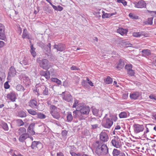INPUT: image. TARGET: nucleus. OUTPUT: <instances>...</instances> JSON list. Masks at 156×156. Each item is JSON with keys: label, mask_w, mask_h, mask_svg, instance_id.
<instances>
[{"label": "nucleus", "mask_w": 156, "mask_h": 156, "mask_svg": "<svg viewBox=\"0 0 156 156\" xmlns=\"http://www.w3.org/2000/svg\"><path fill=\"white\" fill-rule=\"evenodd\" d=\"M66 121L68 122H71L73 119V116L71 112H69L66 116Z\"/></svg>", "instance_id": "32"}, {"label": "nucleus", "mask_w": 156, "mask_h": 156, "mask_svg": "<svg viewBox=\"0 0 156 156\" xmlns=\"http://www.w3.org/2000/svg\"><path fill=\"white\" fill-rule=\"evenodd\" d=\"M79 109H80L83 115H88L90 111V108L88 106L84 105V104Z\"/></svg>", "instance_id": "10"}, {"label": "nucleus", "mask_w": 156, "mask_h": 156, "mask_svg": "<svg viewBox=\"0 0 156 156\" xmlns=\"http://www.w3.org/2000/svg\"><path fill=\"white\" fill-rule=\"evenodd\" d=\"M40 75L42 77H45V79L47 80H49L50 77L48 71H44L42 70L40 72Z\"/></svg>", "instance_id": "17"}, {"label": "nucleus", "mask_w": 156, "mask_h": 156, "mask_svg": "<svg viewBox=\"0 0 156 156\" xmlns=\"http://www.w3.org/2000/svg\"><path fill=\"white\" fill-rule=\"evenodd\" d=\"M37 62L39 63L40 66L43 69H47L50 66L49 62L47 59L43 58L40 60L39 58H37Z\"/></svg>", "instance_id": "3"}, {"label": "nucleus", "mask_w": 156, "mask_h": 156, "mask_svg": "<svg viewBox=\"0 0 156 156\" xmlns=\"http://www.w3.org/2000/svg\"><path fill=\"white\" fill-rule=\"evenodd\" d=\"M31 147L33 149H35L37 148L38 149H41L42 147L41 144L39 142L34 141L32 142L31 145Z\"/></svg>", "instance_id": "14"}, {"label": "nucleus", "mask_w": 156, "mask_h": 156, "mask_svg": "<svg viewBox=\"0 0 156 156\" xmlns=\"http://www.w3.org/2000/svg\"><path fill=\"white\" fill-rule=\"evenodd\" d=\"M50 114L57 111V107L53 105H51L50 106Z\"/></svg>", "instance_id": "33"}, {"label": "nucleus", "mask_w": 156, "mask_h": 156, "mask_svg": "<svg viewBox=\"0 0 156 156\" xmlns=\"http://www.w3.org/2000/svg\"><path fill=\"white\" fill-rule=\"evenodd\" d=\"M120 154V151L117 149H114L112 152L113 156H118Z\"/></svg>", "instance_id": "36"}, {"label": "nucleus", "mask_w": 156, "mask_h": 156, "mask_svg": "<svg viewBox=\"0 0 156 156\" xmlns=\"http://www.w3.org/2000/svg\"><path fill=\"white\" fill-rule=\"evenodd\" d=\"M12 156H24L20 153H18L17 151H15L12 155Z\"/></svg>", "instance_id": "56"}, {"label": "nucleus", "mask_w": 156, "mask_h": 156, "mask_svg": "<svg viewBox=\"0 0 156 156\" xmlns=\"http://www.w3.org/2000/svg\"><path fill=\"white\" fill-rule=\"evenodd\" d=\"M22 37L23 39L27 38L29 39H30V36L28 34V32L26 28L23 29Z\"/></svg>", "instance_id": "23"}, {"label": "nucleus", "mask_w": 156, "mask_h": 156, "mask_svg": "<svg viewBox=\"0 0 156 156\" xmlns=\"http://www.w3.org/2000/svg\"><path fill=\"white\" fill-rule=\"evenodd\" d=\"M153 18H149L148 19L147 23L148 24L151 25L152 24Z\"/></svg>", "instance_id": "58"}, {"label": "nucleus", "mask_w": 156, "mask_h": 156, "mask_svg": "<svg viewBox=\"0 0 156 156\" xmlns=\"http://www.w3.org/2000/svg\"><path fill=\"white\" fill-rule=\"evenodd\" d=\"M52 7L55 10L57 11H62L63 9V8L60 5H58V7H57L53 5Z\"/></svg>", "instance_id": "38"}, {"label": "nucleus", "mask_w": 156, "mask_h": 156, "mask_svg": "<svg viewBox=\"0 0 156 156\" xmlns=\"http://www.w3.org/2000/svg\"><path fill=\"white\" fill-rule=\"evenodd\" d=\"M16 89L18 91L22 92L24 91L25 90L24 88L20 84L16 86Z\"/></svg>", "instance_id": "37"}, {"label": "nucleus", "mask_w": 156, "mask_h": 156, "mask_svg": "<svg viewBox=\"0 0 156 156\" xmlns=\"http://www.w3.org/2000/svg\"><path fill=\"white\" fill-rule=\"evenodd\" d=\"M4 87L5 89H9L10 87V85L9 84V82L7 81L5 82L4 84Z\"/></svg>", "instance_id": "57"}, {"label": "nucleus", "mask_w": 156, "mask_h": 156, "mask_svg": "<svg viewBox=\"0 0 156 156\" xmlns=\"http://www.w3.org/2000/svg\"><path fill=\"white\" fill-rule=\"evenodd\" d=\"M17 124L19 126H23L24 123L21 119H18L16 120Z\"/></svg>", "instance_id": "46"}, {"label": "nucleus", "mask_w": 156, "mask_h": 156, "mask_svg": "<svg viewBox=\"0 0 156 156\" xmlns=\"http://www.w3.org/2000/svg\"><path fill=\"white\" fill-rule=\"evenodd\" d=\"M111 119L113 121V120L114 121H116L117 119V118L116 116L115 115H112L110 116Z\"/></svg>", "instance_id": "55"}, {"label": "nucleus", "mask_w": 156, "mask_h": 156, "mask_svg": "<svg viewBox=\"0 0 156 156\" xmlns=\"http://www.w3.org/2000/svg\"><path fill=\"white\" fill-rule=\"evenodd\" d=\"M112 79L110 76H108L106 80L105 83L107 84H110L112 83Z\"/></svg>", "instance_id": "43"}, {"label": "nucleus", "mask_w": 156, "mask_h": 156, "mask_svg": "<svg viewBox=\"0 0 156 156\" xmlns=\"http://www.w3.org/2000/svg\"><path fill=\"white\" fill-rule=\"evenodd\" d=\"M54 48L56 49L57 51H62L65 50V45L62 44L60 43L57 44H55Z\"/></svg>", "instance_id": "20"}, {"label": "nucleus", "mask_w": 156, "mask_h": 156, "mask_svg": "<svg viewBox=\"0 0 156 156\" xmlns=\"http://www.w3.org/2000/svg\"><path fill=\"white\" fill-rule=\"evenodd\" d=\"M125 65L124 62L123 60L120 59L119 60L117 68L119 70L122 69L124 67Z\"/></svg>", "instance_id": "24"}, {"label": "nucleus", "mask_w": 156, "mask_h": 156, "mask_svg": "<svg viewBox=\"0 0 156 156\" xmlns=\"http://www.w3.org/2000/svg\"><path fill=\"white\" fill-rule=\"evenodd\" d=\"M5 27L2 24L0 23V33H5Z\"/></svg>", "instance_id": "45"}, {"label": "nucleus", "mask_w": 156, "mask_h": 156, "mask_svg": "<svg viewBox=\"0 0 156 156\" xmlns=\"http://www.w3.org/2000/svg\"><path fill=\"white\" fill-rule=\"evenodd\" d=\"M36 48L33 47V44H31L30 46V52L33 57H35L37 55V54L35 51Z\"/></svg>", "instance_id": "27"}, {"label": "nucleus", "mask_w": 156, "mask_h": 156, "mask_svg": "<svg viewBox=\"0 0 156 156\" xmlns=\"http://www.w3.org/2000/svg\"><path fill=\"white\" fill-rule=\"evenodd\" d=\"M27 111L30 114L32 115H36L37 113L36 111L32 109H27Z\"/></svg>", "instance_id": "41"}, {"label": "nucleus", "mask_w": 156, "mask_h": 156, "mask_svg": "<svg viewBox=\"0 0 156 156\" xmlns=\"http://www.w3.org/2000/svg\"><path fill=\"white\" fill-rule=\"evenodd\" d=\"M154 124H147L146 126V130L144 132V133H147L149 132V129H151L152 128L151 127L152 126H154Z\"/></svg>", "instance_id": "39"}, {"label": "nucleus", "mask_w": 156, "mask_h": 156, "mask_svg": "<svg viewBox=\"0 0 156 156\" xmlns=\"http://www.w3.org/2000/svg\"><path fill=\"white\" fill-rule=\"evenodd\" d=\"M67 131L65 130H64L62 131V136H65L67 135Z\"/></svg>", "instance_id": "61"}, {"label": "nucleus", "mask_w": 156, "mask_h": 156, "mask_svg": "<svg viewBox=\"0 0 156 156\" xmlns=\"http://www.w3.org/2000/svg\"><path fill=\"white\" fill-rule=\"evenodd\" d=\"M141 56L146 58L149 57L151 55V51L149 49H144L141 51Z\"/></svg>", "instance_id": "11"}, {"label": "nucleus", "mask_w": 156, "mask_h": 156, "mask_svg": "<svg viewBox=\"0 0 156 156\" xmlns=\"http://www.w3.org/2000/svg\"><path fill=\"white\" fill-rule=\"evenodd\" d=\"M117 32L119 33L122 35L126 34L128 32V30L122 28H119L117 30Z\"/></svg>", "instance_id": "26"}, {"label": "nucleus", "mask_w": 156, "mask_h": 156, "mask_svg": "<svg viewBox=\"0 0 156 156\" xmlns=\"http://www.w3.org/2000/svg\"><path fill=\"white\" fill-rule=\"evenodd\" d=\"M117 2L119 3H122L124 5H126L127 2L125 0H117Z\"/></svg>", "instance_id": "50"}, {"label": "nucleus", "mask_w": 156, "mask_h": 156, "mask_svg": "<svg viewBox=\"0 0 156 156\" xmlns=\"http://www.w3.org/2000/svg\"><path fill=\"white\" fill-rule=\"evenodd\" d=\"M100 140L102 142H106L108 141L109 138L107 134L104 131H103L100 134Z\"/></svg>", "instance_id": "8"}, {"label": "nucleus", "mask_w": 156, "mask_h": 156, "mask_svg": "<svg viewBox=\"0 0 156 156\" xmlns=\"http://www.w3.org/2000/svg\"><path fill=\"white\" fill-rule=\"evenodd\" d=\"M82 85L84 87H87V82L86 80H83L82 82Z\"/></svg>", "instance_id": "59"}, {"label": "nucleus", "mask_w": 156, "mask_h": 156, "mask_svg": "<svg viewBox=\"0 0 156 156\" xmlns=\"http://www.w3.org/2000/svg\"><path fill=\"white\" fill-rule=\"evenodd\" d=\"M42 90V94L44 96H47L49 95V92L48 88L45 85H41L40 87Z\"/></svg>", "instance_id": "19"}, {"label": "nucleus", "mask_w": 156, "mask_h": 156, "mask_svg": "<svg viewBox=\"0 0 156 156\" xmlns=\"http://www.w3.org/2000/svg\"><path fill=\"white\" fill-rule=\"evenodd\" d=\"M93 146L95 150V152L98 156L105 155L108 153L107 145L100 141H96L93 143Z\"/></svg>", "instance_id": "1"}, {"label": "nucleus", "mask_w": 156, "mask_h": 156, "mask_svg": "<svg viewBox=\"0 0 156 156\" xmlns=\"http://www.w3.org/2000/svg\"><path fill=\"white\" fill-rule=\"evenodd\" d=\"M73 114V116L75 118L78 119L80 120L84 119L85 118L80 109H76L74 111Z\"/></svg>", "instance_id": "6"}, {"label": "nucleus", "mask_w": 156, "mask_h": 156, "mask_svg": "<svg viewBox=\"0 0 156 156\" xmlns=\"http://www.w3.org/2000/svg\"><path fill=\"white\" fill-rule=\"evenodd\" d=\"M127 73L131 76H133L134 74V72L132 69L127 72Z\"/></svg>", "instance_id": "53"}, {"label": "nucleus", "mask_w": 156, "mask_h": 156, "mask_svg": "<svg viewBox=\"0 0 156 156\" xmlns=\"http://www.w3.org/2000/svg\"><path fill=\"white\" fill-rule=\"evenodd\" d=\"M79 101L76 99L75 100L72 106L73 108H76V109H79L80 107L83 105V103H78Z\"/></svg>", "instance_id": "22"}, {"label": "nucleus", "mask_w": 156, "mask_h": 156, "mask_svg": "<svg viewBox=\"0 0 156 156\" xmlns=\"http://www.w3.org/2000/svg\"><path fill=\"white\" fill-rule=\"evenodd\" d=\"M107 115V114H106L103 119V120L102 122V125L106 128H109L113 124V122L110 118H106Z\"/></svg>", "instance_id": "4"}, {"label": "nucleus", "mask_w": 156, "mask_h": 156, "mask_svg": "<svg viewBox=\"0 0 156 156\" xmlns=\"http://www.w3.org/2000/svg\"><path fill=\"white\" fill-rule=\"evenodd\" d=\"M136 6L138 8H143L146 6V3L144 1L141 0L138 2Z\"/></svg>", "instance_id": "25"}, {"label": "nucleus", "mask_w": 156, "mask_h": 156, "mask_svg": "<svg viewBox=\"0 0 156 156\" xmlns=\"http://www.w3.org/2000/svg\"><path fill=\"white\" fill-rule=\"evenodd\" d=\"M2 126L3 129L5 131H7L9 129V128L7 123L3 122L2 124Z\"/></svg>", "instance_id": "44"}, {"label": "nucleus", "mask_w": 156, "mask_h": 156, "mask_svg": "<svg viewBox=\"0 0 156 156\" xmlns=\"http://www.w3.org/2000/svg\"><path fill=\"white\" fill-rule=\"evenodd\" d=\"M65 92H62L60 95L62 96V98L63 100L68 102H72L73 101V98L69 93H65Z\"/></svg>", "instance_id": "5"}, {"label": "nucleus", "mask_w": 156, "mask_h": 156, "mask_svg": "<svg viewBox=\"0 0 156 156\" xmlns=\"http://www.w3.org/2000/svg\"><path fill=\"white\" fill-rule=\"evenodd\" d=\"M92 113L94 115H97L98 112V110L96 108H93L92 109Z\"/></svg>", "instance_id": "51"}, {"label": "nucleus", "mask_w": 156, "mask_h": 156, "mask_svg": "<svg viewBox=\"0 0 156 156\" xmlns=\"http://www.w3.org/2000/svg\"><path fill=\"white\" fill-rule=\"evenodd\" d=\"M30 137V136L27 133L20 136L19 138V140L22 142H23L27 138Z\"/></svg>", "instance_id": "21"}, {"label": "nucleus", "mask_w": 156, "mask_h": 156, "mask_svg": "<svg viewBox=\"0 0 156 156\" xmlns=\"http://www.w3.org/2000/svg\"><path fill=\"white\" fill-rule=\"evenodd\" d=\"M134 133H138L143 131L144 129V126L143 125L138 124H134L133 126Z\"/></svg>", "instance_id": "9"}, {"label": "nucleus", "mask_w": 156, "mask_h": 156, "mask_svg": "<svg viewBox=\"0 0 156 156\" xmlns=\"http://www.w3.org/2000/svg\"><path fill=\"white\" fill-rule=\"evenodd\" d=\"M125 68L127 70V72L128 70H130L132 69V65L130 64L126 65L125 66Z\"/></svg>", "instance_id": "48"}, {"label": "nucleus", "mask_w": 156, "mask_h": 156, "mask_svg": "<svg viewBox=\"0 0 156 156\" xmlns=\"http://www.w3.org/2000/svg\"><path fill=\"white\" fill-rule=\"evenodd\" d=\"M48 48L46 47L44 49V52L48 56H51V54L50 53L51 50L50 51H48Z\"/></svg>", "instance_id": "52"}, {"label": "nucleus", "mask_w": 156, "mask_h": 156, "mask_svg": "<svg viewBox=\"0 0 156 156\" xmlns=\"http://www.w3.org/2000/svg\"><path fill=\"white\" fill-rule=\"evenodd\" d=\"M120 139L118 137H115L114 139H112L111 142L112 145L116 148H119L120 147L119 143V141Z\"/></svg>", "instance_id": "16"}, {"label": "nucleus", "mask_w": 156, "mask_h": 156, "mask_svg": "<svg viewBox=\"0 0 156 156\" xmlns=\"http://www.w3.org/2000/svg\"><path fill=\"white\" fill-rule=\"evenodd\" d=\"M18 115L20 117H24L26 116V113L23 111H20L18 112Z\"/></svg>", "instance_id": "42"}, {"label": "nucleus", "mask_w": 156, "mask_h": 156, "mask_svg": "<svg viewBox=\"0 0 156 156\" xmlns=\"http://www.w3.org/2000/svg\"><path fill=\"white\" fill-rule=\"evenodd\" d=\"M20 63L22 65L26 66L28 64V58L24 57L22 60L20 61Z\"/></svg>", "instance_id": "28"}, {"label": "nucleus", "mask_w": 156, "mask_h": 156, "mask_svg": "<svg viewBox=\"0 0 156 156\" xmlns=\"http://www.w3.org/2000/svg\"><path fill=\"white\" fill-rule=\"evenodd\" d=\"M6 38L5 33H0V39L5 40Z\"/></svg>", "instance_id": "54"}, {"label": "nucleus", "mask_w": 156, "mask_h": 156, "mask_svg": "<svg viewBox=\"0 0 156 156\" xmlns=\"http://www.w3.org/2000/svg\"><path fill=\"white\" fill-rule=\"evenodd\" d=\"M140 93L138 91L133 92L131 93L129 97L131 100H136L137 99L140 95Z\"/></svg>", "instance_id": "13"}, {"label": "nucleus", "mask_w": 156, "mask_h": 156, "mask_svg": "<svg viewBox=\"0 0 156 156\" xmlns=\"http://www.w3.org/2000/svg\"><path fill=\"white\" fill-rule=\"evenodd\" d=\"M35 126L34 123H31L29 126L28 128L27 129V133H28L29 135V134L30 135H33L35 134V132L34 130V127Z\"/></svg>", "instance_id": "15"}, {"label": "nucleus", "mask_w": 156, "mask_h": 156, "mask_svg": "<svg viewBox=\"0 0 156 156\" xmlns=\"http://www.w3.org/2000/svg\"><path fill=\"white\" fill-rule=\"evenodd\" d=\"M37 118L40 119H44L46 117V115L40 112L37 114Z\"/></svg>", "instance_id": "40"}, {"label": "nucleus", "mask_w": 156, "mask_h": 156, "mask_svg": "<svg viewBox=\"0 0 156 156\" xmlns=\"http://www.w3.org/2000/svg\"><path fill=\"white\" fill-rule=\"evenodd\" d=\"M54 118L57 119H58L60 117V114L56 111L51 114Z\"/></svg>", "instance_id": "29"}, {"label": "nucleus", "mask_w": 156, "mask_h": 156, "mask_svg": "<svg viewBox=\"0 0 156 156\" xmlns=\"http://www.w3.org/2000/svg\"><path fill=\"white\" fill-rule=\"evenodd\" d=\"M119 116L120 118H126L127 116L126 113L125 112H121L119 115Z\"/></svg>", "instance_id": "47"}, {"label": "nucleus", "mask_w": 156, "mask_h": 156, "mask_svg": "<svg viewBox=\"0 0 156 156\" xmlns=\"http://www.w3.org/2000/svg\"><path fill=\"white\" fill-rule=\"evenodd\" d=\"M16 73L15 68L13 66H11L9 68L8 78L14 76L16 75Z\"/></svg>", "instance_id": "12"}, {"label": "nucleus", "mask_w": 156, "mask_h": 156, "mask_svg": "<svg viewBox=\"0 0 156 156\" xmlns=\"http://www.w3.org/2000/svg\"><path fill=\"white\" fill-rule=\"evenodd\" d=\"M144 33L143 32H134L133 34V36L136 37H139L142 35H144Z\"/></svg>", "instance_id": "34"}, {"label": "nucleus", "mask_w": 156, "mask_h": 156, "mask_svg": "<svg viewBox=\"0 0 156 156\" xmlns=\"http://www.w3.org/2000/svg\"><path fill=\"white\" fill-rule=\"evenodd\" d=\"M29 105L33 108H36L39 111H42L44 109V106L40 103L38 104L37 101L34 99L31 100L29 103Z\"/></svg>", "instance_id": "2"}, {"label": "nucleus", "mask_w": 156, "mask_h": 156, "mask_svg": "<svg viewBox=\"0 0 156 156\" xmlns=\"http://www.w3.org/2000/svg\"><path fill=\"white\" fill-rule=\"evenodd\" d=\"M149 97L151 99H154L156 100V96H154L153 95H150Z\"/></svg>", "instance_id": "64"}, {"label": "nucleus", "mask_w": 156, "mask_h": 156, "mask_svg": "<svg viewBox=\"0 0 156 156\" xmlns=\"http://www.w3.org/2000/svg\"><path fill=\"white\" fill-rule=\"evenodd\" d=\"M100 12H95L94 13V15H96V16L98 18H100L101 17V16L100 15Z\"/></svg>", "instance_id": "63"}, {"label": "nucleus", "mask_w": 156, "mask_h": 156, "mask_svg": "<svg viewBox=\"0 0 156 156\" xmlns=\"http://www.w3.org/2000/svg\"><path fill=\"white\" fill-rule=\"evenodd\" d=\"M27 133V130L25 128L23 127L20 128L18 130L17 133L18 134L21 135L22 134H24Z\"/></svg>", "instance_id": "30"}, {"label": "nucleus", "mask_w": 156, "mask_h": 156, "mask_svg": "<svg viewBox=\"0 0 156 156\" xmlns=\"http://www.w3.org/2000/svg\"><path fill=\"white\" fill-rule=\"evenodd\" d=\"M90 122L92 129H95L98 127V124L100 123V121L98 119L95 118H92L90 120Z\"/></svg>", "instance_id": "7"}, {"label": "nucleus", "mask_w": 156, "mask_h": 156, "mask_svg": "<svg viewBox=\"0 0 156 156\" xmlns=\"http://www.w3.org/2000/svg\"><path fill=\"white\" fill-rule=\"evenodd\" d=\"M128 97V93H125L123 94L122 98L124 99H126Z\"/></svg>", "instance_id": "62"}, {"label": "nucleus", "mask_w": 156, "mask_h": 156, "mask_svg": "<svg viewBox=\"0 0 156 156\" xmlns=\"http://www.w3.org/2000/svg\"><path fill=\"white\" fill-rule=\"evenodd\" d=\"M70 153L72 155V156H83L84 154H83L82 153H76L75 152H72V150H70Z\"/></svg>", "instance_id": "35"}, {"label": "nucleus", "mask_w": 156, "mask_h": 156, "mask_svg": "<svg viewBox=\"0 0 156 156\" xmlns=\"http://www.w3.org/2000/svg\"><path fill=\"white\" fill-rule=\"evenodd\" d=\"M129 16L133 19H138V16L131 13L129 14Z\"/></svg>", "instance_id": "49"}, {"label": "nucleus", "mask_w": 156, "mask_h": 156, "mask_svg": "<svg viewBox=\"0 0 156 156\" xmlns=\"http://www.w3.org/2000/svg\"><path fill=\"white\" fill-rule=\"evenodd\" d=\"M116 14V12H115V13H112L111 14L106 13L105 14H103L102 15V17L103 18L105 19V18H109L111 16Z\"/></svg>", "instance_id": "31"}, {"label": "nucleus", "mask_w": 156, "mask_h": 156, "mask_svg": "<svg viewBox=\"0 0 156 156\" xmlns=\"http://www.w3.org/2000/svg\"><path fill=\"white\" fill-rule=\"evenodd\" d=\"M7 98L12 101H15L16 98V94L14 92H12L8 94L7 95Z\"/></svg>", "instance_id": "18"}, {"label": "nucleus", "mask_w": 156, "mask_h": 156, "mask_svg": "<svg viewBox=\"0 0 156 156\" xmlns=\"http://www.w3.org/2000/svg\"><path fill=\"white\" fill-rule=\"evenodd\" d=\"M71 69L72 70H78L80 69L79 68L77 67L76 66H73L71 67Z\"/></svg>", "instance_id": "60"}]
</instances>
